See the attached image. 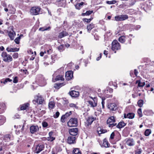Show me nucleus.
I'll return each mask as SVG.
<instances>
[{
	"instance_id": "nucleus-64",
	"label": "nucleus",
	"mask_w": 154,
	"mask_h": 154,
	"mask_svg": "<svg viewBox=\"0 0 154 154\" xmlns=\"http://www.w3.org/2000/svg\"><path fill=\"white\" fill-rule=\"evenodd\" d=\"M69 103V101L68 100H66L65 101V102L64 103V104H67Z\"/></svg>"
},
{
	"instance_id": "nucleus-52",
	"label": "nucleus",
	"mask_w": 154,
	"mask_h": 154,
	"mask_svg": "<svg viewBox=\"0 0 154 154\" xmlns=\"http://www.w3.org/2000/svg\"><path fill=\"white\" fill-rule=\"evenodd\" d=\"M12 57L14 58H17L18 57V54L17 53H14Z\"/></svg>"
},
{
	"instance_id": "nucleus-15",
	"label": "nucleus",
	"mask_w": 154,
	"mask_h": 154,
	"mask_svg": "<svg viewBox=\"0 0 154 154\" xmlns=\"http://www.w3.org/2000/svg\"><path fill=\"white\" fill-rule=\"evenodd\" d=\"M30 131L32 134H34L39 131V128L37 125H32L30 128Z\"/></svg>"
},
{
	"instance_id": "nucleus-11",
	"label": "nucleus",
	"mask_w": 154,
	"mask_h": 154,
	"mask_svg": "<svg viewBox=\"0 0 154 154\" xmlns=\"http://www.w3.org/2000/svg\"><path fill=\"white\" fill-rule=\"evenodd\" d=\"M108 108L109 109L111 110L115 111L117 109V105L115 103H110L107 106Z\"/></svg>"
},
{
	"instance_id": "nucleus-17",
	"label": "nucleus",
	"mask_w": 154,
	"mask_h": 154,
	"mask_svg": "<svg viewBox=\"0 0 154 154\" xmlns=\"http://www.w3.org/2000/svg\"><path fill=\"white\" fill-rule=\"evenodd\" d=\"M69 95L72 97H78L79 95V92L75 91H72L69 92Z\"/></svg>"
},
{
	"instance_id": "nucleus-61",
	"label": "nucleus",
	"mask_w": 154,
	"mask_h": 154,
	"mask_svg": "<svg viewBox=\"0 0 154 154\" xmlns=\"http://www.w3.org/2000/svg\"><path fill=\"white\" fill-rule=\"evenodd\" d=\"M104 55L107 56V54H108V52L106 50H105L104 51Z\"/></svg>"
},
{
	"instance_id": "nucleus-34",
	"label": "nucleus",
	"mask_w": 154,
	"mask_h": 154,
	"mask_svg": "<svg viewBox=\"0 0 154 154\" xmlns=\"http://www.w3.org/2000/svg\"><path fill=\"white\" fill-rule=\"evenodd\" d=\"M64 46L63 45H61L57 47V49L60 52L64 50Z\"/></svg>"
},
{
	"instance_id": "nucleus-13",
	"label": "nucleus",
	"mask_w": 154,
	"mask_h": 154,
	"mask_svg": "<svg viewBox=\"0 0 154 154\" xmlns=\"http://www.w3.org/2000/svg\"><path fill=\"white\" fill-rule=\"evenodd\" d=\"M54 133L52 131H51L48 133L49 137L46 138L47 140L51 142H52L54 140L55 137L54 136Z\"/></svg>"
},
{
	"instance_id": "nucleus-32",
	"label": "nucleus",
	"mask_w": 154,
	"mask_h": 154,
	"mask_svg": "<svg viewBox=\"0 0 154 154\" xmlns=\"http://www.w3.org/2000/svg\"><path fill=\"white\" fill-rule=\"evenodd\" d=\"M72 154H81V153L79 148H75L73 150Z\"/></svg>"
},
{
	"instance_id": "nucleus-14",
	"label": "nucleus",
	"mask_w": 154,
	"mask_h": 154,
	"mask_svg": "<svg viewBox=\"0 0 154 154\" xmlns=\"http://www.w3.org/2000/svg\"><path fill=\"white\" fill-rule=\"evenodd\" d=\"M3 139L5 142H8L13 139V137L11 134H7L4 136Z\"/></svg>"
},
{
	"instance_id": "nucleus-59",
	"label": "nucleus",
	"mask_w": 154,
	"mask_h": 154,
	"mask_svg": "<svg viewBox=\"0 0 154 154\" xmlns=\"http://www.w3.org/2000/svg\"><path fill=\"white\" fill-rule=\"evenodd\" d=\"M114 136H115L114 133L113 132H112V134H111L110 136V138L111 139H113L114 138Z\"/></svg>"
},
{
	"instance_id": "nucleus-1",
	"label": "nucleus",
	"mask_w": 154,
	"mask_h": 154,
	"mask_svg": "<svg viewBox=\"0 0 154 154\" xmlns=\"http://www.w3.org/2000/svg\"><path fill=\"white\" fill-rule=\"evenodd\" d=\"M1 56L3 58V60L5 62L9 63L12 60V57L8 54L6 52L2 53Z\"/></svg>"
},
{
	"instance_id": "nucleus-54",
	"label": "nucleus",
	"mask_w": 154,
	"mask_h": 154,
	"mask_svg": "<svg viewBox=\"0 0 154 154\" xmlns=\"http://www.w3.org/2000/svg\"><path fill=\"white\" fill-rule=\"evenodd\" d=\"M12 81V80L10 79L9 78L6 79L3 82V83L4 84H5L7 82H11Z\"/></svg>"
},
{
	"instance_id": "nucleus-39",
	"label": "nucleus",
	"mask_w": 154,
	"mask_h": 154,
	"mask_svg": "<svg viewBox=\"0 0 154 154\" xmlns=\"http://www.w3.org/2000/svg\"><path fill=\"white\" fill-rule=\"evenodd\" d=\"M63 85L62 83L55 84L54 85V87L56 89H58Z\"/></svg>"
},
{
	"instance_id": "nucleus-53",
	"label": "nucleus",
	"mask_w": 154,
	"mask_h": 154,
	"mask_svg": "<svg viewBox=\"0 0 154 154\" xmlns=\"http://www.w3.org/2000/svg\"><path fill=\"white\" fill-rule=\"evenodd\" d=\"M59 115H60V113L59 112H57L55 113V114L54 115V117L55 118H57L59 116Z\"/></svg>"
},
{
	"instance_id": "nucleus-8",
	"label": "nucleus",
	"mask_w": 154,
	"mask_h": 154,
	"mask_svg": "<svg viewBox=\"0 0 154 154\" xmlns=\"http://www.w3.org/2000/svg\"><path fill=\"white\" fill-rule=\"evenodd\" d=\"M125 141L127 145L129 146H134L135 145V142L133 138H126Z\"/></svg>"
},
{
	"instance_id": "nucleus-18",
	"label": "nucleus",
	"mask_w": 154,
	"mask_h": 154,
	"mask_svg": "<svg viewBox=\"0 0 154 154\" xmlns=\"http://www.w3.org/2000/svg\"><path fill=\"white\" fill-rule=\"evenodd\" d=\"M19 48H11L10 47H8L6 48V51L8 52H14L18 51H19Z\"/></svg>"
},
{
	"instance_id": "nucleus-26",
	"label": "nucleus",
	"mask_w": 154,
	"mask_h": 154,
	"mask_svg": "<svg viewBox=\"0 0 154 154\" xmlns=\"http://www.w3.org/2000/svg\"><path fill=\"white\" fill-rule=\"evenodd\" d=\"M126 125L125 123L124 122H120L116 126V127L120 129L124 127Z\"/></svg>"
},
{
	"instance_id": "nucleus-16",
	"label": "nucleus",
	"mask_w": 154,
	"mask_h": 154,
	"mask_svg": "<svg viewBox=\"0 0 154 154\" xmlns=\"http://www.w3.org/2000/svg\"><path fill=\"white\" fill-rule=\"evenodd\" d=\"M76 137L74 136H69L68 137L67 143L69 144L74 143L75 142Z\"/></svg>"
},
{
	"instance_id": "nucleus-24",
	"label": "nucleus",
	"mask_w": 154,
	"mask_h": 154,
	"mask_svg": "<svg viewBox=\"0 0 154 154\" xmlns=\"http://www.w3.org/2000/svg\"><path fill=\"white\" fill-rule=\"evenodd\" d=\"M68 35V33L66 31H63L60 33L58 37L60 38H61Z\"/></svg>"
},
{
	"instance_id": "nucleus-48",
	"label": "nucleus",
	"mask_w": 154,
	"mask_h": 154,
	"mask_svg": "<svg viewBox=\"0 0 154 154\" xmlns=\"http://www.w3.org/2000/svg\"><path fill=\"white\" fill-rule=\"evenodd\" d=\"M67 117H66L65 115H63L61 118V121L62 122H65V119Z\"/></svg>"
},
{
	"instance_id": "nucleus-6",
	"label": "nucleus",
	"mask_w": 154,
	"mask_h": 154,
	"mask_svg": "<svg viewBox=\"0 0 154 154\" xmlns=\"http://www.w3.org/2000/svg\"><path fill=\"white\" fill-rule=\"evenodd\" d=\"M41 8L38 7H33L30 10V12L33 15H37L40 12Z\"/></svg>"
},
{
	"instance_id": "nucleus-9",
	"label": "nucleus",
	"mask_w": 154,
	"mask_h": 154,
	"mask_svg": "<svg viewBox=\"0 0 154 154\" xmlns=\"http://www.w3.org/2000/svg\"><path fill=\"white\" fill-rule=\"evenodd\" d=\"M45 146L43 145L38 144L36 146L35 152L38 154L43 150Z\"/></svg>"
},
{
	"instance_id": "nucleus-44",
	"label": "nucleus",
	"mask_w": 154,
	"mask_h": 154,
	"mask_svg": "<svg viewBox=\"0 0 154 154\" xmlns=\"http://www.w3.org/2000/svg\"><path fill=\"white\" fill-rule=\"evenodd\" d=\"M20 37L19 36L15 39L14 41L17 44H19L20 43Z\"/></svg>"
},
{
	"instance_id": "nucleus-22",
	"label": "nucleus",
	"mask_w": 154,
	"mask_h": 154,
	"mask_svg": "<svg viewBox=\"0 0 154 154\" xmlns=\"http://www.w3.org/2000/svg\"><path fill=\"white\" fill-rule=\"evenodd\" d=\"M52 52V51L50 49L49 50H48L47 51H41L40 53V55L41 56H43L44 54H50Z\"/></svg>"
},
{
	"instance_id": "nucleus-43",
	"label": "nucleus",
	"mask_w": 154,
	"mask_h": 154,
	"mask_svg": "<svg viewBox=\"0 0 154 154\" xmlns=\"http://www.w3.org/2000/svg\"><path fill=\"white\" fill-rule=\"evenodd\" d=\"M93 18H91L89 19L84 18L83 19V21L86 23H90V21L93 19Z\"/></svg>"
},
{
	"instance_id": "nucleus-62",
	"label": "nucleus",
	"mask_w": 154,
	"mask_h": 154,
	"mask_svg": "<svg viewBox=\"0 0 154 154\" xmlns=\"http://www.w3.org/2000/svg\"><path fill=\"white\" fill-rule=\"evenodd\" d=\"M4 48L3 46H1L0 47V50L1 51H3L4 50Z\"/></svg>"
},
{
	"instance_id": "nucleus-10",
	"label": "nucleus",
	"mask_w": 154,
	"mask_h": 154,
	"mask_svg": "<svg viewBox=\"0 0 154 154\" xmlns=\"http://www.w3.org/2000/svg\"><path fill=\"white\" fill-rule=\"evenodd\" d=\"M10 29H11V30L8 31V35L10 38V39L11 40H14V37L15 35V33L14 32L12 27H11Z\"/></svg>"
},
{
	"instance_id": "nucleus-45",
	"label": "nucleus",
	"mask_w": 154,
	"mask_h": 154,
	"mask_svg": "<svg viewBox=\"0 0 154 154\" xmlns=\"http://www.w3.org/2000/svg\"><path fill=\"white\" fill-rule=\"evenodd\" d=\"M116 0H112V1H107L106 3L107 4L111 5L116 3Z\"/></svg>"
},
{
	"instance_id": "nucleus-40",
	"label": "nucleus",
	"mask_w": 154,
	"mask_h": 154,
	"mask_svg": "<svg viewBox=\"0 0 154 154\" xmlns=\"http://www.w3.org/2000/svg\"><path fill=\"white\" fill-rule=\"evenodd\" d=\"M151 133V130L149 129H147L144 132V134L145 136H148Z\"/></svg>"
},
{
	"instance_id": "nucleus-12",
	"label": "nucleus",
	"mask_w": 154,
	"mask_h": 154,
	"mask_svg": "<svg viewBox=\"0 0 154 154\" xmlns=\"http://www.w3.org/2000/svg\"><path fill=\"white\" fill-rule=\"evenodd\" d=\"M73 72L71 71H67L66 73L65 78L66 80H69L73 77Z\"/></svg>"
},
{
	"instance_id": "nucleus-25",
	"label": "nucleus",
	"mask_w": 154,
	"mask_h": 154,
	"mask_svg": "<svg viewBox=\"0 0 154 154\" xmlns=\"http://www.w3.org/2000/svg\"><path fill=\"white\" fill-rule=\"evenodd\" d=\"M128 37V36H125L123 35L119 37L118 40L121 43H124L125 42L126 37Z\"/></svg>"
},
{
	"instance_id": "nucleus-49",
	"label": "nucleus",
	"mask_w": 154,
	"mask_h": 154,
	"mask_svg": "<svg viewBox=\"0 0 154 154\" xmlns=\"http://www.w3.org/2000/svg\"><path fill=\"white\" fill-rule=\"evenodd\" d=\"M137 113L140 117H141L142 116V114L141 109V108H139L138 109Z\"/></svg>"
},
{
	"instance_id": "nucleus-7",
	"label": "nucleus",
	"mask_w": 154,
	"mask_h": 154,
	"mask_svg": "<svg viewBox=\"0 0 154 154\" xmlns=\"http://www.w3.org/2000/svg\"><path fill=\"white\" fill-rule=\"evenodd\" d=\"M69 131L71 135L72 136L75 137L77 135L78 129L77 128H73L69 129Z\"/></svg>"
},
{
	"instance_id": "nucleus-28",
	"label": "nucleus",
	"mask_w": 154,
	"mask_h": 154,
	"mask_svg": "<svg viewBox=\"0 0 154 154\" xmlns=\"http://www.w3.org/2000/svg\"><path fill=\"white\" fill-rule=\"evenodd\" d=\"M94 25L92 23L90 24L89 25H87V28L88 31L89 32H90L91 29L94 28Z\"/></svg>"
},
{
	"instance_id": "nucleus-41",
	"label": "nucleus",
	"mask_w": 154,
	"mask_h": 154,
	"mask_svg": "<svg viewBox=\"0 0 154 154\" xmlns=\"http://www.w3.org/2000/svg\"><path fill=\"white\" fill-rule=\"evenodd\" d=\"M143 100H139L137 102V104L138 106L140 107H141L142 106L143 104Z\"/></svg>"
},
{
	"instance_id": "nucleus-20",
	"label": "nucleus",
	"mask_w": 154,
	"mask_h": 154,
	"mask_svg": "<svg viewBox=\"0 0 154 154\" xmlns=\"http://www.w3.org/2000/svg\"><path fill=\"white\" fill-rule=\"evenodd\" d=\"M134 114L131 113H129L127 114V115L126 114H124V117L125 118H128L130 119H132L134 118Z\"/></svg>"
},
{
	"instance_id": "nucleus-29",
	"label": "nucleus",
	"mask_w": 154,
	"mask_h": 154,
	"mask_svg": "<svg viewBox=\"0 0 154 154\" xmlns=\"http://www.w3.org/2000/svg\"><path fill=\"white\" fill-rule=\"evenodd\" d=\"M29 104L26 103L23 104L21 105L20 107V109L21 110H24L26 109L29 106Z\"/></svg>"
},
{
	"instance_id": "nucleus-31",
	"label": "nucleus",
	"mask_w": 154,
	"mask_h": 154,
	"mask_svg": "<svg viewBox=\"0 0 154 154\" xmlns=\"http://www.w3.org/2000/svg\"><path fill=\"white\" fill-rule=\"evenodd\" d=\"M5 121V117L3 116H0V125L3 124Z\"/></svg>"
},
{
	"instance_id": "nucleus-55",
	"label": "nucleus",
	"mask_w": 154,
	"mask_h": 154,
	"mask_svg": "<svg viewBox=\"0 0 154 154\" xmlns=\"http://www.w3.org/2000/svg\"><path fill=\"white\" fill-rule=\"evenodd\" d=\"M72 114V111H70L69 112H67L64 115L66 116V117H69Z\"/></svg>"
},
{
	"instance_id": "nucleus-56",
	"label": "nucleus",
	"mask_w": 154,
	"mask_h": 154,
	"mask_svg": "<svg viewBox=\"0 0 154 154\" xmlns=\"http://www.w3.org/2000/svg\"><path fill=\"white\" fill-rule=\"evenodd\" d=\"M98 132L99 134H101L102 133H104L106 132L105 130H100V131H98Z\"/></svg>"
},
{
	"instance_id": "nucleus-57",
	"label": "nucleus",
	"mask_w": 154,
	"mask_h": 154,
	"mask_svg": "<svg viewBox=\"0 0 154 154\" xmlns=\"http://www.w3.org/2000/svg\"><path fill=\"white\" fill-rule=\"evenodd\" d=\"M13 82L14 83H17L18 82V78L17 76L15 77L13 81Z\"/></svg>"
},
{
	"instance_id": "nucleus-46",
	"label": "nucleus",
	"mask_w": 154,
	"mask_h": 154,
	"mask_svg": "<svg viewBox=\"0 0 154 154\" xmlns=\"http://www.w3.org/2000/svg\"><path fill=\"white\" fill-rule=\"evenodd\" d=\"M115 20L117 21H121V15L116 16L115 17Z\"/></svg>"
},
{
	"instance_id": "nucleus-58",
	"label": "nucleus",
	"mask_w": 154,
	"mask_h": 154,
	"mask_svg": "<svg viewBox=\"0 0 154 154\" xmlns=\"http://www.w3.org/2000/svg\"><path fill=\"white\" fill-rule=\"evenodd\" d=\"M42 126L43 127H46L48 126V123L46 122H44L42 123Z\"/></svg>"
},
{
	"instance_id": "nucleus-36",
	"label": "nucleus",
	"mask_w": 154,
	"mask_h": 154,
	"mask_svg": "<svg viewBox=\"0 0 154 154\" xmlns=\"http://www.w3.org/2000/svg\"><path fill=\"white\" fill-rule=\"evenodd\" d=\"M93 12V11H87L86 13H82V15L84 16L85 15H89L91 14Z\"/></svg>"
},
{
	"instance_id": "nucleus-33",
	"label": "nucleus",
	"mask_w": 154,
	"mask_h": 154,
	"mask_svg": "<svg viewBox=\"0 0 154 154\" xmlns=\"http://www.w3.org/2000/svg\"><path fill=\"white\" fill-rule=\"evenodd\" d=\"M55 80L56 81L60 80L63 81L64 80L63 76L62 75H58L56 77Z\"/></svg>"
},
{
	"instance_id": "nucleus-21",
	"label": "nucleus",
	"mask_w": 154,
	"mask_h": 154,
	"mask_svg": "<svg viewBox=\"0 0 154 154\" xmlns=\"http://www.w3.org/2000/svg\"><path fill=\"white\" fill-rule=\"evenodd\" d=\"M116 122L115 118L114 116H111L108 119L107 121V124L109 123H114Z\"/></svg>"
},
{
	"instance_id": "nucleus-2",
	"label": "nucleus",
	"mask_w": 154,
	"mask_h": 154,
	"mask_svg": "<svg viewBox=\"0 0 154 154\" xmlns=\"http://www.w3.org/2000/svg\"><path fill=\"white\" fill-rule=\"evenodd\" d=\"M112 45L111 49L112 51H115V53H116V51L120 49V45L117 40H113Z\"/></svg>"
},
{
	"instance_id": "nucleus-47",
	"label": "nucleus",
	"mask_w": 154,
	"mask_h": 154,
	"mask_svg": "<svg viewBox=\"0 0 154 154\" xmlns=\"http://www.w3.org/2000/svg\"><path fill=\"white\" fill-rule=\"evenodd\" d=\"M108 125L109 127L110 128H112L116 125V123H109L107 124Z\"/></svg>"
},
{
	"instance_id": "nucleus-4",
	"label": "nucleus",
	"mask_w": 154,
	"mask_h": 154,
	"mask_svg": "<svg viewBox=\"0 0 154 154\" xmlns=\"http://www.w3.org/2000/svg\"><path fill=\"white\" fill-rule=\"evenodd\" d=\"M44 101V99L40 94H38L37 96L35 97V99L33 100L34 103L35 102V103L40 104L43 103Z\"/></svg>"
},
{
	"instance_id": "nucleus-60",
	"label": "nucleus",
	"mask_w": 154,
	"mask_h": 154,
	"mask_svg": "<svg viewBox=\"0 0 154 154\" xmlns=\"http://www.w3.org/2000/svg\"><path fill=\"white\" fill-rule=\"evenodd\" d=\"M138 73V72L136 69L134 70V74L136 76H137V75Z\"/></svg>"
},
{
	"instance_id": "nucleus-30",
	"label": "nucleus",
	"mask_w": 154,
	"mask_h": 154,
	"mask_svg": "<svg viewBox=\"0 0 154 154\" xmlns=\"http://www.w3.org/2000/svg\"><path fill=\"white\" fill-rule=\"evenodd\" d=\"M84 3L81 2L80 3L77 4L75 5V7L76 9L79 10L82 6Z\"/></svg>"
},
{
	"instance_id": "nucleus-3",
	"label": "nucleus",
	"mask_w": 154,
	"mask_h": 154,
	"mask_svg": "<svg viewBox=\"0 0 154 154\" xmlns=\"http://www.w3.org/2000/svg\"><path fill=\"white\" fill-rule=\"evenodd\" d=\"M78 121L76 118H71L67 122V125L69 127H75L77 125Z\"/></svg>"
},
{
	"instance_id": "nucleus-42",
	"label": "nucleus",
	"mask_w": 154,
	"mask_h": 154,
	"mask_svg": "<svg viewBox=\"0 0 154 154\" xmlns=\"http://www.w3.org/2000/svg\"><path fill=\"white\" fill-rule=\"evenodd\" d=\"M57 2H59L60 6H62L63 4L66 2L65 0H57Z\"/></svg>"
},
{
	"instance_id": "nucleus-63",
	"label": "nucleus",
	"mask_w": 154,
	"mask_h": 154,
	"mask_svg": "<svg viewBox=\"0 0 154 154\" xmlns=\"http://www.w3.org/2000/svg\"><path fill=\"white\" fill-rule=\"evenodd\" d=\"M136 29L138 30L140 28V25H137L136 26Z\"/></svg>"
},
{
	"instance_id": "nucleus-37",
	"label": "nucleus",
	"mask_w": 154,
	"mask_h": 154,
	"mask_svg": "<svg viewBox=\"0 0 154 154\" xmlns=\"http://www.w3.org/2000/svg\"><path fill=\"white\" fill-rule=\"evenodd\" d=\"M121 21H123L127 19L128 18V16L127 15H121Z\"/></svg>"
},
{
	"instance_id": "nucleus-27",
	"label": "nucleus",
	"mask_w": 154,
	"mask_h": 154,
	"mask_svg": "<svg viewBox=\"0 0 154 154\" xmlns=\"http://www.w3.org/2000/svg\"><path fill=\"white\" fill-rule=\"evenodd\" d=\"M109 145L110 144L108 142L107 139L106 138L104 139L103 143V146L106 148H107L109 147Z\"/></svg>"
},
{
	"instance_id": "nucleus-38",
	"label": "nucleus",
	"mask_w": 154,
	"mask_h": 154,
	"mask_svg": "<svg viewBox=\"0 0 154 154\" xmlns=\"http://www.w3.org/2000/svg\"><path fill=\"white\" fill-rule=\"evenodd\" d=\"M50 29V27H48V28L46 27H42L40 28L39 30V31H43L45 30H47L48 29Z\"/></svg>"
},
{
	"instance_id": "nucleus-50",
	"label": "nucleus",
	"mask_w": 154,
	"mask_h": 154,
	"mask_svg": "<svg viewBox=\"0 0 154 154\" xmlns=\"http://www.w3.org/2000/svg\"><path fill=\"white\" fill-rule=\"evenodd\" d=\"M69 106L71 107H73L75 108L76 109H78V107L76 106V105L74 103H71L69 104Z\"/></svg>"
},
{
	"instance_id": "nucleus-51",
	"label": "nucleus",
	"mask_w": 154,
	"mask_h": 154,
	"mask_svg": "<svg viewBox=\"0 0 154 154\" xmlns=\"http://www.w3.org/2000/svg\"><path fill=\"white\" fill-rule=\"evenodd\" d=\"M105 98H102V101L101 102V104L102 105V108L104 109V104H105V102L104 100H105Z\"/></svg>"
},
{
	"instance_id": "nucleus-5",
	"label": "nucleus",
	"mask_w": 154,
	"mask_h": 154,
	"mask_svg": "<svg viewBox=\"0 0 154 154\" xmlns=\"http://www.w3.org/2000/svg\"><path fill=\"white\" fill-rule=\"evenodd\" d=\"M96 119V118H94L92 116H90L88 117L85 122V126L87 128H90L91 125L94 120Z\"/></svg>"
},
{
	"instance_id": "nucleus-19",
	"label": "nucleus",
	"mask_w": 154,
	"mask_h": 154,
	"mask_svg": "<svg viewBox=\"0 0 154 154\" xmlns=\"http://www.w3.org/2000/svg\"><path fill=\"white\" fill-rule=\"evenodd\" d=\"M90 98L93 99L92 101L89 100L88 101L89 103L91 105V107H94L97 106V104L96 102H95L93 98L90 97Z\"/></svg>"
},
{
	"instance_id": "nucleus-35",
	"label": "nucleus",
	"mask_w": 154,
	"mask_h": 154,
	"mask_svg": "<svg viewBox=\"0 0 154 154\" xmlns=\"http://www.w3.org/2000/svg\"><path fill=\"white\" fill-rule=\"evenodd\" d=\"M55 106V103L54 102L51 101L48 104L49 108L51 109H52L54 108Z\"/></svg>"
},
{
	"instance_id": "nucleus-23",
	"label": "nucleus",
	"mask_w": 154,
	"mask_h": 154,
	"mask_svg": "<svg viewBox=\"0 0 154 154\" xmlns=\"http://www.w3.org/2000/svg\"><path fill=\"white\" fill-rule=\"evenodd\" d=\"M136 83H138V87H143L145 85V82H141L140 80H137Z\"/></svg>"
}]
</instances>
